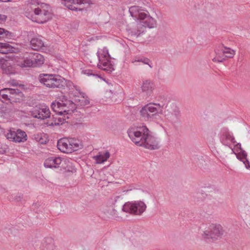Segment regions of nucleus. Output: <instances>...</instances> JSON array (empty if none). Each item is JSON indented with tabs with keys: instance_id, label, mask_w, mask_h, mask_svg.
I'll list each match as a JSON object with an SVG mask.
<instances>
[{
	"instance_id": "nucleus-1",
	"label": "nucleus",
	"mask_w": 250,
	"mask_h": 250,
	"mask_svg": "<svg viewBox=\"0 0 250 250\" xmlns=\"http://www.w3.org/2000/svg\"><path fill=\"white\" fill-rule=\"evenodd\" d=\"M131 16L138 21L128 26L129 30L135 35L143 33L146 27L153 28L156 26V20L149 15L148 11L138 6H133L129 8Z\"/></svg>"
},
{
	"instance_id": "nucleus-2",
	"label": "nucleus",
	"mask_w": 250,
	"mask_h": 250,
	"mask_svg": "<svg viewBox=\"0 0 250 250\" xmlns=\"http://www.w3.org/2000/svg\"><path fill=\"white\" fill-rule=\"evenodd\" d=\"M127 133L129 137L136 145L149 149L159 147L157 139L150 133L146 126H134L130 127Z\"/></svg>"
},
{
	"instance_id": "nucleus-3",
	"label": "nucleus",
	"mask_w": 250,
	"mask_h": 250,
	"mask_svg": "<svg viewBox=\"0 0 250 250\" xmlns=\"http://www.w3.org/2000/svg\"><path fill=\"white\" fill-rule=\"evenodd\" d=\"M25 16L33 21L43 23L51 18L48 5L38 0H30L26 2L24 8Z\"/></svg>"
},
{
	"instance_id": "nucleus-4",
	"label": "nucleus",
	"mask_w": 250,
	"mask_h": 250,
	"mask_svg": "<svg viewBox=\"0 0 250 250\" xmlns=\"http://www.w3.org/2000/svg\"><path fill=\"white\" fill-rule=\"evenodd\" d=\"M52 110L57 114L53 116V120L48 121L46 125L49 126L59 125L65 122L75 109V104L63 97L60 101H54L51 105Z\"/></svg>"
},
{
	"instance_id": "nucleus-5",
	"label": "nucleus",
	"mask_w": 250,
	"mask_h": 250,
	"mask_svg": "<svg viewBox=\"0 0 250 250\" xmlns=\"http://www.w3.org/2000/svg\"><path fill=\"white\" fill-rule=\"evenodd\" d=\"M13 63L21 68L39 67L45 62L43 55L37 53L16 55L12 58Z\"/></svg>"
},
{
	"instance_id": "nucleus-6",
	"label": "nucleus",
	"mask_w": 250,
	"mask_h": 250,
	"mask_svg": "<svg viewBox=\"0 0 250 250\" xmlns=\"http://www.w3.org/2000/svg\"><path fill=\"white\" fill-rule=\"evenodd\" d=\"M38 79L42 84L50 88H61L66 83L64 78L53 74H41Z\"/></svg>"
},
{
	"instance_id": "nucleus-7",
	"label": "nucleus",
	"mask_w": 250,
	"mask_h": 250,
	"mask_svg": "<svg viewBox=\"0 0 250 250\" xmlns=\"http://www.w3.org/2000/svg\"><path fill=\"white\" fill-rule=\"evenodd\" d=\"M57 146L62 152L70 153L83 148L82 142L75 138H63L58 141Z\"/></svg>"
},
{
	"instance_id": "nucleus-8",
	"label": "nucleus",
	"mask_w": 250,
	"mask_h": 250,
	"mask_svg": "<svg viewBox=\"0 0 250 250\" xmlns=\"http://www.w3.org/2000/svg\"><path fill=\"white\" fill-rule=\"evenodd\" d=\"M97 54L99 61L98 64L99 68L109 72H112L114 69L110 61L108 49L104 47L99 48Z\"/></svg>"
},
{
	"instance_id": "nucleus-9",
	"label": "nucleus",
	"mask_w": 250,
	"mask_h": 250,
	"mask_svg": "<svg viewBox=\"0 0 250 250\" xmlns=\"http://www.w3.org/2000/svg\"><path fill=\"white\" fill-rule=\"evenodd\" d=\"M161 107L159 104L149 103L141 108L140 115L144 120L148 121L152 116L162 113V110L160 111Z\"/></svg>"
},
{
	"instance_id": "nucleus-10",
	"label": "nucleus",
	"mask_w": 250,
	"mask_h": 250,
	"mask_svg": "<svg viewBox=\"0 0 250 250\" xmlns=\"http://www.w3.org/2000/svg\"><path fill=\"white\" fill-rule=\"evenodd\" d=\"M224 233L223 227L219 224H211L202 234L206 239L215 240L221 237Z\"/></svg>"
},
{
	"instance_id": "nucleus-11",
	"label": "nucleus",
	"mask_w": 250,
	"mask_h": 250,
	"mask_svg": "<svg viewBox=\"0 0 250 250\" xmlns=\"http://www.w3.org/2000/svg\"><path fill=\"white\" fill-rule=\"evenodd\" d=\"M31 116L34 118L45 120L50 117L51 113L48 107L44 105H37L30 111Z\"/></svg>"
},
{
	"instance_id": "nucleus-12",
	"label": "nucleus",
	"mask_w": 250,
	"mask_h": 250,
	"mask_svg": "<svg viewBox=\"0 0 250 250\" xmlns=\"http://www.w3.org/2000/svg\"><path fill=\"white\" fill-rule=\"evenodd\" d=\"M65 7L70 10L81 11L92 3L90 0H63Z\"/></svg>"
},
{
	"instance_id": "nucleus-13",
	"label": "nucleus",
	"mask_w": 250,
	"mask_h": 250,
	"mask_svg": "<svg viewBox=\"0 0 250 250\" xmlns=\"http://www.w3.org/2000/svg\"><path fill=\"white\" fill-rule=\"evenodd\" d=\"M5 136L7 139L15 143H23L27 139L26 133L21 129L15 131L9 129L7 130Z\"/></svg>"
},
{
	"instance_id": "nucleus-14",
	"label": "nucleus",
	"mask_w": 250,
	"mask_h": 250,
	"mask_svg": "<svg viewBox=\"0 0 250 250\" xmlns=\"http://www.w3.org/2000/svg\"><path fill=\"white\" fill-rule=\"evenodd\" d=\"M70 97L72 98L74 101H68L73 103L75 105L78 104L81 106H84L89 103L88 97L84 93L81 92L80 90L75 91L73 94L71 95ZM76 108V107L75 106V108Z\"/></svg>"
},
{
	"instance_id": "nucleus-15",
	"label": "nucleus",
	"mask_w": 250,
	"mask_h": 250,
	"mask_svg": "<svg viewBox=\"0 0 250 250\" xmlns=\"http://www.w3.org/2000/svg\"><path fill=\"white\" fill-rule=\"evenodd\" d=\"M72 159L67 157H62L60 166L61 170L64 172H71L75 171V167L72 162Z\"/></svg>"
},
{
	"instance_id": "nucleus-16",
	"label": "nucleus",
	"mask_w": 250,
	"mask_h": 250,
	"mask_svg": "<svg viewBox=\"0 0 250 250\" xmlns=\"http://www.w3.org/2000/svg\"><path fill=\"white\" fill-rule=\"evenodd\" d=\"M62 157L52 156L47 158L44 163V167L48 168L60 167Z\"/></svg>"
},
{
	"instance_id": "nucleus-17",
	"label": "nucleus",
	"mask_w": 250,
	"mask_h": 250,
	"mask_svg": "<svg viewBox=\"0 0 250 250\" xmlns=\"http://www.w3.org/2000/svg\"><path fill=\"white\" fill-rule=\"evenodd\" d=\"M31 48L36 51L44 50L45 45L41 37H34L30 41Z\"/></svg>"
},
{
	"instance_id": "nucleus-18",
	"label": "nucleus",
	"mask_w": 250,
	"mask_h": 250,
	"mask_svg": "<svg viewBox=\"0 0 250 250\" xmlns=\"http://www.w3.org/2000/svg\"><path fill=\"white\" fill-rule=\"evenodd\" d=\"M0 65L3 72L6 74H13L14 73V68L10 61L5 59H0Z\"/></svg>"
},
{
	"instance_id": "nucleus-19",
	"label": "nucleus",
	"mask_w": 250,
	"mask_h": 250,
	"mask_svg": "<svg viewBox=\"0 0 250 250\" xmlns=\"http://www.w3.org/2000/svg\"><path fill=\"white\" fill-rule=\"evenodd\" d=\"M110 157V153L107 151L99 152L97 155L93 157V159L97 164H101L106 162Z\"/></svg>"
},
{
	"instance_id": "nucleus-20",
	"label": "nucleus",
	"mask_w": 250,
	"mask_h": 250,
	"mask_svg": "<svg viewBox=\"0 0 250 250\" xmlns=\"http://www.w3.org/2000/svg\"><path fill=\"white\" fill-rule=\"evenodd\" d=\"M10 103L19 102L23 99V94L19 89L11 88Z\"/></svg>"
},
{
	"instance_id": "nucleus-21",
	"label": "nucleus",
	"mask_w": 250,
	"mask_h": 250,
	"mask_svg": "<svg viewBox=\"0 0 250 250\" xmlns=\"http://www.w3.org/2000/svg\"><path fill=\"white\" fill-rule=\"evenodd\" d=\"M103 212L107 218H115L118 217L117 211L113 205L106 206L104 207Z\"/></svg>"
},
{
	"instance_id": "nucleus-22",
	"label": "nucleus",
	"mask_w": 250,
	"mask_h": 250,
	"mask_svg": "<svg viewBox=\"0 0 250 250\" xmlns=\"http://www.w3.org/2000/svg\"><path fill=\"white\" fill-rule=\"evenodd\" d=\"M18 49L8 43L0 42V53L7 54L9 53H17Z\"/></svg>"
},
{
	"instance_id": "nucleus-23",
	"label": "nucleus",
	"mask_w": 250,
	"mask_h": 250,
	"mask_svg": "<svg viewBox=\"0 0 250 250\" xmlns=\"http://www.w3.org/2000/svg\"><path fill=\"white\" fill-rule=\"evenodd\" d=\"M55 249L54 240L51 238H45L41 246V250H54Z\"/></svg>"
},
{
	"instance_id": "nucleus-24",
	"label": "nucleus",
	"mask_w": 250,
	"mask_h": 250,
	"mask_svg": "<svg viewBox=\"0 0 250 250\" xmlns=\"http://www.w3.org/2000/svg\"><path fill=\"white\" fill-rule=\"evenodd\" d=\"M222 143L229 147H232V145L236 143L234 138L229 133H227L222 138Z\"/></svg>"
},
{
	"instance_id": "nucleus-25",
	"label": "nucleus",
	"mask_w": 250,
	"mask_h": 250,
	"mask_svg": "<svg viewBox=\"0 0 250 250\" xmlns=\"http://www.w3.org/2000/svg\"><path fill=\"white\" fill-rule=\"evenodd\" d=\"M135 201L126 202L122 208V210L125 212L135 214Z\"/></svg>"
},
{
	"instance_id": "nucleus-26",
	"label": "nucleus",
	"mask_w": 250,
	"mask_h": 250,
	"mask_svg": "<svg viewBox=\"0 0 250 250\" xmlns=\"http://www.w3.org/2000/svg\"><path fill=\"white\" fill-rule=\"evenodd\" d=\"M135 215H141L146 209V205L142 201H135Z\"/></svg>"
},
{
	"instance_id": "nucleus-27",
	"label": "nucleus",
	"mask_w": 250,
	"mask_h": 250,
	"mask_svg": "<svg viewBox=\"0 0 250 250\" xmlns=\"http://www.w3.org/2000/svg\"><path fill=\"white\" fill-rule=\"evenodd\" d=\"M11 88H5L0 90V99L2 101H9L11 99Z\"/></svg>"
},
{
	"instance_id": "nucleus-28",
	"label": "nucleus",
	"mask_w": 250,
	"mask_h": 250,
	"mask_svg": "<svg viewBox=\"0 0 250 250\" xmlns=\"http://www.w3.org/2000/svg\"><path fill=\"white\" fill-rule=\"evenodd\" d=\"M141 89L143 91L148 94H151L154 89V84L150 81H144L142 83Z\"/></svg>"
},
{
	"instance_id": "nucleus-29",
	"label": "nucleus",
	"mask_w": 250,
	"mask_h": 250,
	"mask_svg": "<svg viewBox=\"0 0 250 250\" xmlns=\"http://www.w3.org/2000/svg\"><path fill=\"white\" fill-rule=\"evenodd\" d=\"M226 60L224 51L221 47H220L216 52L215 56L213 59L212 61L214 62H221Z\"/></svg>"
},
{
	"instance_id": "nucleus-30",
	"label": "nucleus",
	"mask_w": 250,
	"mask_h": 250,
	"mask_svg": "<svg viewBox=\"0 0 250 250\" xmlns=\"http://www.w3.org/2000/svg\"><path fill=\"white\" fill-rule=\"evenodd\" d=\"M222 47L226 59L227 58H232L235 55V51L234 50L224 46H222Z\"/></svg>"
},
{
	"instance_id": "nucleus-31",
	"label": "nucleus",
	"mask_w": 250,
	"mask_h": 250,
	"mask_svg": "<svg viewBox=\"0 0 250 250\" xmlns=\"http://www.w3.org/2000/svg\"><path fill=\"white\" fill-rule=\"evenodd\" d=\"M65 84H66V86L69 88L70 97H71V95L73 94L75 91L79 90V87L78 86L74 85L71 81H67L66 80V83Z\"/></svg>"
},
{
	"instance_id": "nucleus-32",
	"label": "nucleus",
	"mask_w": 250,
	"mask_h": 250,
	"mask_svg": "<svg viewBox=\"0 0 250 250\" xmlns=\"http://www.w3.org/2000/svg\"><path fill=\"white\" fill-rule=\"evenodd\" d=\"M232 146L233 148H231L234 154H236L237 153L242 151L241 148V145L240 144L236 142V143L232 145Z\"/></svg>"
},
{
	"instance_id": "nucleus-33",
	"label": "nucleus",
	"mask_w": 250,
	"mask_h": 250,
	"mask_svg": "<svg viewBox=\"0 0 250 250\" xmlns=\"http://www.w3.org/2000/svg\"><path fill=\"white\" fill-rule=\"evenodd\" d=\"M10 33L8 31L2 28H0V40L8 37Z\"/></svg>"
},
{
	"instance_id": "nucleus-34",
	"label": "nucleus",
	"mask_w": 250,
	"mask_h": 250,
	"mask_svg": "<svg viewBox=\"0 0 250 250\" xmlns=\"http://www.w3.org/2000/svg\"><path fill=\"white\" fill-rule=\"evenodd\" d=\"M236 155L237 156V158L238 159H240L243 162V161H245L246 160H247L246 159L247 155L244 152H243V151L239 152L238 153H237V154Z\"/></svg>"
},
{
	"instance_id": "nucleus-35",
	"label": "nucleus",
	"mask_w": 250,
	"mask_h": 250,
	"mask_svg": "<svg viewBox=\"0 0 250 250\" xmlns=\"http://www.w3.org/2000/svg\"><path fill=\"white\" fill-rule=\"evenodd\" d=\"M142 62L143 63H145V64H148L149 66L150 64H149V62H150V61L147 59H145L143 60H138V61H136V60H132V63H134L135 62Z\"/></svg>"
},
{
	"instance_id": "nucleus-36",
	"label": "nucleus",
	"mask_w": 250,
	"mask_h": 250,
	"mask_svg": "<svg viewBox=\"0 0 250 250\" xmlns=\"http://www.w3.org/2000/svg\"><path fill=\"white\" fill-rule=\"evenodd\" d=\"M36 140L39 142L41 144H43L45 143L46 141L44 140L43 138H42V137H40L39 135H37V137H36Z\"/></svg>"
},
{
	"instance_id": "nucleus-37",
	"label": "nucleus",
	"mask_w": 250,
	"mask_h": 250,
	"mask_svg": "<svg viewBox=\"0 0 250 250\" xmlns=\"http://www.w3.org/2000/svg\"><path fill=\"white\" fill-rule=\"evenodd\" d=\"M82 73L84 75H87V76H90V75H92V71L90 70H87V69L82 70Z\"/></svg>"
},
{
	"instance_id": "nucleus-38",
	"label": "nucleus",
	"mask_w": 250,
	"mask_h": 250,
	"mask_svg": "<svg viewBox=\"0 0 250 250\" xmlns=\"http://www.w3.org/2000/svg\"><path fill=\"white\" fill-rule=\"evenodd\" d=\"M6 16L2 14H0V23L4 22L6 20Z\"/></svg>"
},
{
	"instance_id": "nucleus-39",
	"label": "nucleus",
	"mask_w": 250,
	"mask_h": 250,
	"mask_svg": "<svg viewBox=\"0 0 250 250\" xmlns=\"http://www.w3.org/2000/svg\"><path fill=\"white\" fill-rule=\"evenodd\" d=\"M244 164L245 165L246 168L250 170V164L248 161L247 160L245 161H243Z\"/></svg>"
},
{
	"instance_id": "nucleus-40",
	"label": "nucleus",
	"mask_w": 250,
	"mask_h": 250,
	"mask_svg": "<svg viewBox=\"0 0 250 250\" xmlns=\"http://www.w3.org/2000/svg\"><path fill=\"white\" fill-rule=\"evenodd\" d=\"M12 0H0V1L3 2H11Z\"/></svg>"
}]
</instances>
